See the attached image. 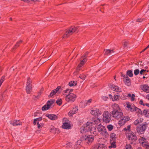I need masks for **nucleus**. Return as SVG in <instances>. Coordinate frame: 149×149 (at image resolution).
Returning a JSON list of instances; mask_svg holds the SVG:
<instances>
[{
  "label": "nucleus",
  "instance_id": "13d9d810",
  "mask_svg": "<svg viewBox=\"0 0 149 149\" xmlns=\"http://www.w3.org/2000/svg\"><path fill=\"white\" fill-rule=\"evenodd\" d=\"M22 42V41L21 40H19V41H18L17 42V43H16V45H15V46H19V44L21 43Z\"/></svg>",
  "mask_w": 149,
  "mask_h": 149
},
{
  "label": "nucleus",
  "instance_id": "c756f323",
  "mask_svg": "<svg viewBox=\"0 0 149 149\" xmlns=\"http://www.w3.org/2000/svg\"><path fill=\"white\" fill-rule=\"evenodd\" d=\"M141 114H142L146 117H149V110L147 109L144 110L142 113H139Z\"/></svg>",
  "mask_w": 149,
  "mask_h": 149
},
{
  "label": "nucleus",
  "instance_id": "bb28decb",
  "mask_svg": "<svg viewBox=\"0 0 149 149\" xmlns=\"http://www.w3.org/2000/svg\"><path fill=\"white\" fill-rule=\"evenodd\" d=\"M116 136L115 134L112 133L111 134L110 141H116Z\"/></svg>",
  "mask_w": 149,
  "mask_h": 149
},
{
  "label": "nucleus",
  "instance_id": "4468645a",
  "mask_svg": "<svg viewBox=\"0 0 149 149\" xmlns=\"http://www.w3.org/2000/svg\"><path fill=\"white\" fill-rule=\"evenodd\" d=\"M141 89L146 93H149V86L147 84H143L140 86Z\"/></svg>",
  "mask_w": 149,
  "mask_h": 149
},
{
  "label": "nucleus",
  "instance_id": "7ed1b4c3",
  "mask_svg": "<svg viewBox=\"0 0 149 149\" xmlns=\"http://www.w3.org/2000/svg\"><path fill=\"white\" fill-rule=\"evenodd\" d=\"M78 31V28L77 27L74 26H71L66 31L63 37V38L68 37L74 32H77Z\"/></svg>",
  "mask_w": 149,
  "mask_h": 149
},
{
  "label": "nucleus",
  "instance_id": "49530a36",
  "mask_svg": "<svg viewBox=\"0 0 149 149\" xmlns=\"http://www.w3.org/2000/svg\"><path fill=\"white\" fill-rule=\"evenodd\" d=\"M56 102L57 104L59 105H61L62 103V100L61 98H58L56 101Z\"/></svg>",
  "mask_w": 149,
  "mask_h": 149
},
{
  "label": "nucleus",
  "instance_id": "c03bdc74",
  "mask_svg": "<svg viewBox=\"0 0 149 149\" xmlns=\"http://www.w3.org/2000/svg\"><path fill=\"white\" fill-rule=\"evenodd\" d=\"M127 74L130 77H132L133 76L132 71L131 70H129L127 72Z\"/></svg>",
  "mask_w": 149,
  "mask_h": 149
},
{
  "label": "nucleus",
  "instance_id": "4d7b16f0",
  "mask_svg": "<svg viewBox=\"0 0 149 149\" xmlns=\"http://www.w3.org/2000/svg\"><path fill=\"white\" fill-rule=\"evenodd\" d=\"M139 103L141 105L144 106H145V104L143 103V101L142 100H141L139 101Z\"/></svg>",
  "mask_w": 149,
  "mask_h": 149
},
{
  "label": "nucleus",
  "instance_id": "f03ea898",
  "mask_svg": "<svg viewBox=\"0 0 149 149\" xmlns=\"http://www.w3.org/2000/svg\"><path fill=\"white\" fill-rule=\"evenodd\" d=\"M92 124L90 122H87L86 124H84L80 128V132L81 133H85L90 130Z\"/></svg>",
  "mask_w": 149,
  "mask_h": 149
},
{
  "label": "nucleus",
  "instance_id": "58836bf2",
  "mask_svg": "<svg viewBox=\"0 0 149 149\" xmlns=\"http://www.w3.org/2000/svg\"><path fill=\"white\" fill-rule=\"evenodd\" d=\"M50 108L49 106L47 104L44 105L42 107V109L43 111H45L49 109Z\"/></svg>",
  "mask_w": 149,
  "mask_h": 149
},
{
  "label": "nucleus",
  "instance_id": "39448f33",
  "mask_svg": "<svg viewBox=\"0 0 149 149\" xmlns=\"http://www.w3.org/2000/svg\"><path fill=\"white\" fill-rule=\"evenodd\" d=\"M125 106L126 108H127L128 110H130L132 112L136 111L139 113H142V111L141 109L136 107H132L129 102H126Z\"/></svg>",
  "mask_w": 149,
  "mask_h": 149
},
{
  "label": "nucleus",
  "instance_id": "ea45409f",
  "mask_svg": "<svg viewBox=\"0 0 149 149\" xmlns=\"http://www.w3.org/2000/svg\"><path fill=\"white\" fill-rule=\"evenodd\" d=\"M120 99L122 100H125L127 99V96L125 94L123 93L120 97Z\"/></svg>",
  "mask_w": 149,
  "mask_h": 149
},
{
  "label": "nucleus",
  "instance_id": "9b49d317",
  "mask_svg": "<svg viewBox=\"0 0 149 149\" xmlns=\"http://www.w3.org/2000/svg\"><path fill=\"white\" fill-rule=\"evenodd\" d=\"M90 113L95 116H98L102 114V112L99 109L94 108L90 111Z\"/></svg>",
  "mask_w": 149,
  "mask_h": 149
},
{
  "label": "nucleus",
  "instance_id": "79ce46f5",
  "mask_svg": "<svg viewBox=\"0 0 149 149\" xmlns=\"http://www.w3.org/2000/svg\"><path fill=\"white\" fill-rule=\"evenodd\" d=\"M77 84V82L76 81H71L69 83V85L70 86H75Z\"/></svg>",
  "mask_w": 149,
  "mask_h": 149
},
{
  "label": "nucleus",
  "instance_id": "09e8293b",
  "mask_svg": "<svg viewBox=\"0 0 149 149\" xmlns=\"http://www.w3.org/2000/svg\"><path fill=\"white\" fill-rule=\"evenodd\" d=\"M104 147V144H99L98 146L97 149H102Z\"/></svg>",
  "mask_w": 149,
  "mask_h": 149
},
{
  "label": "nucleus",
  "instance_id": "473e14b6",
  "mask_svg": "<svg viewBox=\"0 0 149 149\" xmlns=\"http://www.w3.org/2000/svg\"><path fill=\"white\" fill-rule=\"evenodd\" d=\"M116 141H110V143L111 145L109 146V148H115L116 147Z\"/></svg>",
  "mask_w": 149,
  "mask_h": 149
},
{
  "label": "nucleus",
  "instance_id": "338daca9",
  "mask_svg": "<svg viewBox=\"0 0 149 149\" xmlns=\"http://www.w3.org/2000/svg\"><path fill=\"white\" fill-rule=\"evenodd\" d=\"M146 98L149 100V94H148L146 95Z\"/></svg>",
  "mask_w": 149,
  "mask_h": 149
},
{
  "label": "nucleus",
  "instance_id": "20e7f679",
  "mask_svg": "<svg viewBox=\"0 0 149 149\" xmlns=\"http://www.w3.org/2000/svg\"><path fill=\"white\" fill-rule=\"evenodd\" d=\"M102 115L103 121L106 123H109L111 119V114L108 111H106L104 112Z\"/></svg>",
  "mask_w": 149,
  "mask_h": 149
},
{
  "label": "nucleus",
  "instance_id": "a211bd4d",
  "mask_svg": "<svg viewBox=\"0 0 149 149\" xmlns=\"http://www.w3.org/2000/svg\"><path fill=\"white\" fill-rule=\"evenodd\" d=\"M110 87L112 90L115 92L120 93L122 91L121 88L117 86L112 85L110 86Z\"/></svg>",
  "mask_w": 149,
  "mask_h": 149
},
{
  "label": "nucleus",
  "instance_id": "1a4fd4ad",
  "mask_svg": "<svg viewBox=\"0 0 149 149\" xmlns=\"http://www.w3.org/2000/svg\"><path fill=\"white\" fill-rule=\"evenodd\" d=\"M130 120V118L129 116H124L119 120L118 121V124L120 126H122L124 125L129 120Z\"/></svg>",
  "mask_w": 149,
  "mask_h": 149
},
{
  "label": "nucleus",
  "instance_id": "6e6d98bb",
  "mask_svg": "<svg viewBox=\"0 0 149 149\" xmlns=\"http://www.w3.org/2000/svg\"><path fill=\"white\" fill-rule=\"evenodd\" d=\"M79 77L81 79L83 80H84L85 79L86 76H85L84 74H82Z\"/></svg>",
  "mask_w": 149,
  "mask_h": 149
},
{
  "label": "nucleus",
  "instance_id": "37998d69",
  "mask_svg": "<svg viewBox=\"0 0 149 149\" xmlns=\"http://www.w3.org/2000/svg\"><path fill=\"white\" fill-rule=\"evenodd\" d=\"M92 99H90L88 100H86L85 102V104L86 105H88L92 102Z\"/></svg>",
  "mask_w": 149,
  "mask_h": 149
},
{
  "label": "nucleus",
  "instance_id": "6ab92c4d",
  "mask_svg": "<svg viewBox=\"0 0 149 149\" xmlns=\"http://www.w3.org/2000/svg\"><path fill=\"white\" fill-rule=\"evenodd\" d=\"M100 122V119L97 118L93 119L92 122L90 123H91L92 126H94V125H98L101 124Z\"/></svg>",
  "mask_w": 149,
  "mask_h": 149
},
{
  "label": "nucleus",
  "instance_id": "f257e3e1",
  "mask_svg": "<svg viewBox=\"0 0 149 149\" xmlns=\"http://www.w3.org/2000/svg\"><path fill=\"white\" fill-rule=\"evenodd\" d=\"M72 91V90H69L67 89L63 92V95H65V100L68 102H72L75 100L77 97L76 95L73 93H70V92Z\"/></svg>",
  "mask_w": 149,
  "mask_h": 149
},
{
  "label": "nucleus",
  "instance_id": "a878e982",
  "mask_svg": "<svg viewBox=\"0 0 149 149\" xmlns=\"http://www.w3.org/2000/svg\"><path fill=\"white\" fill-rule=\"evenodd\" d=\"M143 119L141 118H137L136 120L134 122V124L135 125H140V124L143 121Z\"/></svg>",
  "mask_w": 149,
  "mask_h": 149
},
{
  "label": "nucleus",
  "instance_id": "69168bd1",
  "mask_svg": "<svg viewBox=\"0 0 149 149\" xmlns=\"http://www.w3.org/2000/svg\"><path fill=\"white\" fill-rule=\"evenodd\" d=\"M144 148H145L146 149H149V144L146 146Z\"/></svg>",
  "mask_w": 149,
  "mask_h": 149
},
{
  "label": "nucleus",
  "instance_id": "7c9ffc66",
  "mask_svg": "<svg viewBox=\"0 0 149 149\" xmlns=\"http://www.w3.org/2000/svg\"><path fill=\"white\" fill-rule=\"evenodd\" d=\"M62 127V128L64 129H69L70 127V124L67 123H63Z\"/></svg>",
  "mask_w": 149,
  "mask_h": 149
},
{
  "label": "nucleus",
  "instance_id": "dca6fc26",
  "mask_svg": "<svg viewBox=\"0 0 149 149\" xmlns=\"http://www.w3.org/2000/svg\"><path fill=\"white\" fill-rule=\"evenodd\" d=\"M91 134L96 136L98 134L97 129L94 126H91L90 130Z\"/></svg>",
  "mask_w": 149,
  "mask_h": 149
},
{
  "label": "nucleus",
  "instance_id": "9d476101",
  "mask_svg": "<svg viewBox=\"0 0 149 149\" xmlns=\"http://www.w3.org/2000/svg\"><path fill=\"white\" fill-rule=\"evenodd\" d=\"M84 138L86 142L89 144H91L94 139L93 136L91 135H85Z\"/></svg>",
  "mask_w": 149,
  "mask_h": 149
},
{
  "label": "nucleus",
  "instance_id": "864d4df0",
  "mask_svg": "<svg viewBox=\"0 0 149 149\" xmlns=\"http://www.w3.org/2000/svg\"><path fill=\"white\" fill-rule=\"evenodd\" d=\"M102 99L104 101H107L108 98V97L104 96H103L101 97Z\"/></svg>",
  "mask_w": 149,
  "mask_h": 149
},
{
  "label": "nucleus",
  "instance_id": "f704fd0d",
  "mask_svg": "<svg viewBox=\"0 0 149 149\" xmlns=\"http://www.w3.org/2000/svg\"><path fill=\"white\" fill-rule=\"evenodd\" d=\"M32 86H26V90L27 93L29 94L32 91Z\"/></svg>",
  "mask_w": 149,
  "mask_h": 149
},
{
  "label": "nucleus",
  "instance_id": "b1692460",
  "mask_svg": "<svg viewBox=\"0 0 149 149\" xmlns=\"http://www.w3.org/2000/svg\"><path fill=\"white\" fill-rule=\"evenodd\" d=\"M100 133L102 136L105 138L108 137L109 136V134L106 128L100 132Z\"/></svg>",
  "mask_w": 149,
  "mask_h": 149
},
{
  "label": "nucleus",
  "instance_id": "4c0bfd02",
  "mask_svg": "<svg viewBox=\"0 0 149 149\" xmlns=\"http://www.w3.org/2000/svg\"><path fill=\"white\" fill-rule=\"evenodd\" d=\"M37 125V127L38 129V130L36 131L37 133H39L41 130V127H42V124H39V123H38L37 124H36Z\"/></svg>",
  "mask_w": 149,
  "mask_h": 149
},
{
  "label": "nucleus",
  "instance_id": "f3484780",
  "mask_svg": "<svg viewBox=\"0 0 149 149\" xmlns=\"http://www.w3.org/2000/svg\"><path fill=\"white\" fill-rule=\"evenodd\" d=\"M45 116L51 120H55L58 118L57 116L54 114L47 113Z\"/></svg>",
  "mask_w": 149,
  "mask_h": 149
},
{
  "label": "nucleus",
  "instance_id": "c9c22d12",
  "mask_svg": "<svg viewBox=\"0 0 149 149\" xmlns=\"http://www.w3.org/2000/svg\"><path fill=\"white\" fill-rule=\"evenodd\" d=\"M55 100H50L47 102V104L50 108V107L53 105V104Z\"/></svg>",
  "mask_w": 149,
  "mask_h": 149
},
{
  "label": "nucleus",
  "instance_id": "72a5a7b5",
  "mask_svg": "<svg viewBox=\"0 0 149 149\" xmlns=\"http://www.w3.org/2000/svg\"><path fill=\"white\" fill-rule=\"evenodd\" d=\"M42 120V117H40L38 118L34 119L33 120V124L34 125H35L36 124L39 123V122L41 121Z\"/></svg>",
  "mask_w": 149,
  "mask_h": 149
},
{
  "label": "nucleus",
  "instance_id": "e433bc0d",
  "mask_svg": "<svg viewBox=\"0 0 149 149\" xmlns=\"http://www.w3.org/2000/svg\"><path fill=\"white\" fill-rule=\"evenodd\" d=\"M120 95H115L112 99V101L114 102L116 101H118L120 99Z\"/></svg>",
  "mask_w": 149,
  "mask_h": 149
},
{
  "label": "nucleus",
  "instance_id": "774afa93",
  "mask_svg": "<svg viewBox=\"0 0 149 149\" xmlns=\"http://www.w3.org/2000/svg\"><path fill=\"white\" fill-rule=\"evenodd\" d=\"M145 106H147V107H149V103H145Z\"/></svg>",
  "mask_w": 149,
  "mask_h": 149
},
{
  "label": "nucleus",
  "instance_id": "423d86ee",
  "mask_svg": "<svg viewBox=\"0 0 149 149\" xmlns=\"http://www.w3.org/2000/svg\"><path fill=\"white\" fill-rule=\"evenodd\" d=\"M111 113L113 117L115 118H120L123 116V113L120 110H113Z\"/></svg>",
  "mask_w": 149,
  "mask_h": 149
},
{
  "label": "nucleus",
  "instance_id": "a18cd8bd",
  "mask_svg": "<svg viewBox=\"0 0 149 149\" xmlns=\"http://www.w3.org/2000/svg\"><path fill=\"white\" fill-rule=\"evenodd\" d=\"M107 128L109 131H111L113 128V126L112 125H109L107 126Z\"/></svg>",
  "mask_w": 149,
  "mask_h": 149
},
{
  "label": "nucleus",
  "instance_id": "412c9836",
  "mask_svg": "<svg viewBox=\"0 0 149 149\" xmlns=\"http://www.w3.org/2000/svg\"><path fill=\"white\" fill-rule=\"evenodd\" d=\"M10 124L13 126L20 125H22V122L19 120H13L10 122Z\"/></svg>",
  "mask_w": 149,
  "mask_h": 149
},
{
  "label": "nucleus",
  "instance_id": "5fc2aeb1",
  "mask_svg": "<svg viewBox=\"0 0 149 149\" xmlns=\"http://www.w3.org/2000/svg\"><path fill=\"white\" fill-rule=\"evenodd\" d=\"M135 95L134 94H132L131 97V100L132 101H133L135 99Z\"/></svg>",
  "mask_w": 149,
  "mask_h": 149
},
{
  "label": "nucleus",
  "instance_id": "de8ad7c7",
  "mask_svg": "<svg viewBox=\"0 0 149 149\" xmlns=\"http://www.w3.org/2000/svg\"><path fill=\"white\" fill-rule=\"evenodd\" d=\"M31 80L30 78H28L27 80L26 86H31Z\"/></svg>",
  "mask_w": 149,
  "mask_h": 149
},
{
  "label": "nucleus",
  "instance_id": "f8f14e48",
  "mask_svg": "<svg viewBox=\"0 0 149 149\" xmlns=\"http://www.w3.org/2000/svg\"><path fill=\"white\" fill-rule=\"evenodd\" d=\"M139 141L142 146L144 147H145L149 144L146 139L143 137L140 138L139 139Z\"/></svg>",
  "mask_w": 149,
  "mask_h": 149
},
{
  "label": "nucleus",
  "instance_id": "cd10ccee",
  "mask_svg": "<svg viewBox=\"0 0 149 149\" xmlns=\"http://www.w3.org/2000/svg\"><path fill=\"white\" fill-rule=\"evenodd\" d=\"M98 132H100L101 131L103 130H104L105 128V127L102 125H101V124H100V125H97V127Z\"/></svg>",
  "mask_w": 149,
  "mask_h": 149
},
{
  "label": "nucleus",
  "instance_id": "052dcab7",
  "mask_svg": "<svg viewBox=\"0 0 149 149\" xmlns=\"http://www.w3.org/2000/svg\"><path fill=\"white\" fill-rule=\"evenodd\" d=\"M146 71V70H143V69H142V70H141L140 72V74H143V72H144V71Z\"/></svg>",
  "mask_w": 149,
  "mask_h": 149
},
{
  "label": "nucleus",
  "instance_id": "c85d7f7f",
  "mask_svg": "<svg viewBox=\"0 0 149 149\" xmlns=\"http://www.w3.org/2000/svg\"><path fill=\"white\" fill-rule=\"evenodd\" d=\"M81 140H79L77 141L75 143V148L76 149H79L80 146H81Z\"/></svg>",
  "mask_w": 149,
  "mask_h": 149
},
{
  "label": "nucleus",
  "instance_id": "a19ab883",
  "mask_svg": "<svg viewBox=\"0 0 149 149\" xmlns=\"http://www.w3.org/2000/svg\"><path fill=\"white\" fill-rule=\"evenodd\" d=\"M131 126L130 125H128L126 127L124 128L123 130H125L127 132H131L130 131Z\"/></svg>",
  "mask_w": 149,
  "mask_h": 149
},
{
  "label": "nucleus",
  "instance_id": "2f4dec72",
  "mask_svg": "<svg viewBox=\"0 0 149 149\" xmlns=\"http://www.w3.org/2000/svg\"><path fill=\"white\" fill-rule=\"evenodd\" d=\"M112 107L113 109V110H120V107L117 104H114L112 106Z\"/></svg>",
  "mask_w": 149,
  "mask_h": 149
},
{
  "label": "nucleus",
  "instance_id": "5701e85b",
  "mask_svg": "<svg viewBox=\"0 0 149 149\" xmlns=\"http://www.w3.org/2000/svg\"><path fill=\"white\" fill-rule=\"evenodd\" d=\"M50 131L56 134H58L60 133V131L58 129H56L53 126H51L50 127Z\"/></svg>",
  "mask_w": 149,
  "mask_h": 149
},
{
  "label": "nucleus",
  "instance_id": "0e129e2a",
  "mask_svg": "<svg viewBox=\"0 0 149 149\" xmlns=\"http://www.w3.org/2000/svg\"><path fill=\"white\" fill-rule=\"evenodd\" d=\"M131 95H132L130 93H128L127 95V97H130Z\"/></svg>",
  "mask_w": 149,
  "mask_h": 149
},
{
  "label": "nucleus",
  "instance_id": "ddd939ff",
  "mask_svg": "<svg viewBox=\"0 0 149 149\" xmlns=\"http://www.w3.org/2000/svg\"><path fill=\"white\" fill-rule=\"evenodd\" d=\"M83 56L81 57V61L80 63L78 65L77 69V71H79L81 70V68L82 66L85 64V63L87 59L86 58H84L83 59L82 58Z\"/></svg>",
  "mask_w": 149,
  "mask_h": 149
},
{
  "label": "nucleus",
  "instance_id": "6e6552de",
  "mask_svg": "<svg viewBox=\"0 0 149 149\" xmlns=\"http://www.w3.org/2000/svg\"><path fill=\"white\" fill-rule=\"evenodd\" d=\"M146 128V126L145 124L140 125L136 127V130L138 134H141L143 133Z\"/></svg>",
  "mask_w": 149,
  "mask_h": 149
},
{
  "label": "nucleus",
  "instance_id": "aec40b11",
  "mask_svg": "<svg viewBox=\"0 0 149 149\" xmlns=\"http://www.w3.org/2000/svg\"><path fill=\"white\" fill-rule=\"evenodd\" d=\"M125 84L128 86H130L131 85V82L130 79L127 76H126L125 79L123 80Z\"/></svg>",
  "mask_w": 149,
  "mask_h": 149
},
{
  "label": "nucleus",
  "instance_id": "680f3d73",
  "mask_svg": "<svg viewBox=\"0 0 149 149\" xmlns=\"http://www.w3.org/2000/svg\"><path fill=\"white\" fill-rule=\"evenodd\" d=\"M109 97L110 98L111 100L112 101V99L113 98L112 95L111 94H109Z\"/></svg>",
  "mask_w": 149,
  "mask_h": 149
},
{
  "label": "nucleus",
  "instance_id": "4be33fe9",
  "mask_svg": "<svg viewBox=\"0 0 149 149\" xmlns=\"http://www.w3.org/2000/svg\"><path fill=\"white\" fill-rule=\"evenodd\" d=\"M61 88V87L59 86H58L57 88L53 90L50 93V94L49 95V97H51L55 95L56 93L58 91L59 89Z\"/></svg>",
  "mask_w": 149,
  "mask_h": 149
},
{
  "label": "nucleus",
  "instance_id": "393cba45",
  "mask_svg": "<svg viewBox=\"0 0 149 149\" xmlns=\"http://www.w3.org/2000/svg\"><path fill=\"white\" fill-rule=\"evenodd\" d=\"M114 52L113 50L110 49H105L104 51V55H113V54Z\"/></svg>",
  "mask_w": 149,
  "mask_h": 149
},
{
  "label": "nucleus",
  "instance_id": "0eeeda50",
  "mask_svg": "<svg viewBox=\"0 0 149 149\" xmlns=\"http://www.w3.org/2000/svg\"><path fill=\"white\" fill-rule=\"evenodd\" d=\"M126 136L129 140L134 141L137 139V137L135 134L132 131L126 133Z\"/></svg>",
  "mask_w": 149,
  "mask_h": 149
},
{
  "label": "nucleus",
  "instance_id": "2eb2a0df",
  "mask_svg": "<svg viewBox=\"0 0 149 149\" xmlns=\"http://www.w3.org/2000/svg\"><path fill=\"white\" fill-rule=\"evenodd\" d=\"M78 107L75 106L72 108V109L68 113L69 116H72L73 114H75L78 111Z\"/></svg>",
  "mask_w": 149,
  "mask_h": 149
},
{
  "label": "nucleus",
  "instance_id": "603ef678",
  "mask_svg": "<svg viewBox=\"0 0 149 149\" xmlns=\"http://www.w3.org/2000/svg\"><path fill=\"white\" fill-rule=\"evenodd\" d=\"M139 72V70L138 69H136L134 71V74L135 75H137Z\"/></svg>",
  "mask_w": 149,
  "mask_h": 149
},
{
  "label": "nucleus",
  "instance_id": "8fccbe9b",
  "mask_svg": "<svg viewBox=\"0 0 149 149\" xmlns=\"http://www.w3.org/2000/svg\"><path fill=\"white\" fill-rule=\"evenodd\" d=\"M66 145V147L68 148L72 147V143L70 142L68 143Z\"/></svg>",
  "mask_w": 149,
  "mask_h": 149
},
{
  "label": "nucleus",
  "instance_id": "3c124183",
  "mask_svg": "<svg viewBox=\"0 0 149 149\" xmlns=\"http://www.w3.org/2000/svg\"><path fill=\"white\" fill-rule=\"evenodd\" d=\"M125 147L126 149H132V146L130 144H127Z\"/></svg>",
  "mask_w": 149,
  "mask_h": 149
},
{
  "label": "nucleus",
  "instance_id": "bf43d9fd",
  "mask_svg": "<svg viewBox=\"0 0 149 149\" xmlns=\"http://www.w3.org/2000/svg\"><path fill=\"white\" fill-rule=\"evenodd\" d=\"M137 22H141L142 21V19H138L136 20Z\"/></svg>",
  "mask_w": 149,
  "mask_h": 149
},
{
  "label": "nucleus",
  "instance_id": "e2e57ef3",
  "mask_svg": "<svg viewBox=\"0 0 149 149\" xmlns=\"http://www.w3.org/2000/svg\"><path fill=\"white\" fill-rule=\"evenodd\" d=\"M121 76L123 77V79H125V77H126V76H125V75L122 74H121Z\"/></svg>",
  "mask_w": 149,
  "mask_h": 149
}]
</instances>
